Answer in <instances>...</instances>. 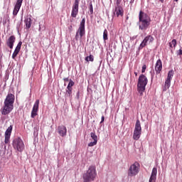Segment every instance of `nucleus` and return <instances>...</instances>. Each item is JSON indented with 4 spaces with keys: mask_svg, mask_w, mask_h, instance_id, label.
Here are the masks:
<instances>
[{
    "mask_svg": "<svg viewBox=\"0 0 182 182\" xmlns=\"http://www.w3.org/2000/svg\"><path fill=\"white\" fill-rule=\"evenodd\" d=\"M157 180V168L154 167L149 182H156Z\"/></svg>",
    "mask_w": 182,
    "mask_h": 182,
    "instance_id": "15",
    "label": "nucleus"
},
{
    "mask_svg": "<svg viewBox=\"0 0 182 182\" xmlns=\"http://www.w3.org/2000/svg\"><path fill=\"white\" fill-rule=\"evenodd\" d=\"M12 146L14 150H16V151H19L20 153H22V151L25 150V144H23V141L21 137H16L13 140Z\"/></svg>",
    "mask_w": 182,
    "mask_h": 182,
    "instance_id": "5",
    "label": "nucleus"
},
{
    "mask_svg": "<svg viewBox=\"0 0 182 182\" xmlns=\"http://www.w3.org/2000/svg\"><path fill=\"white\" fill-rule=\"evenodd\" d=\"M140 136H141V124L139 119H136L133 134L134 140H139Z\"/></svg>",
    "mask_w": 182,
    "mask_h": 182,
    "instance_id": "8",
    "label": "nucleus"
},
{
    "mask_svg": "<svg viewBox=\"0 0 182 182\" xmlns=\"http://www.w3.org/2000/svg\"><path fill=\"white\" fill-rule=\"evenodd\" d=\"M68 31L69 32H72L73 31V26L72 25L68 26Z\"/></svg>",
    "mask_w": 182,
    "mask_h": 182,
    "instance_id": "35",
    "label": "nucleus"
},
{
    "mask_svg": "<svg viewBox=\"0 0 182 182\" xmlns=\"http://www.w3.org/2000/svg\"><path fill=\"white\" fill-rule=\"evenodd\" d=\"M85 60L86 62H93V60H95V58L93 57V55H90L89 56H87L85 58Z\"/></svg>",
    "mask_w": 182,
    "mask_h": 182,
    "instance_id": "25",
    "label": "nucleus"
},
{
    "mask_svg": "<svg viewBox=\"0 0 182 182\" xmlns=\"http://www.w3.org/2000/svg\"><path fill=\"white\" fill-rule=\"evenodd\" d=\"M21 25H22V23H17L16 24V29L18 31V32H19V28H21Z\"/></svg>",
    "mask_w": 182,
    "mask_h": 182,
    "instance_id": "33",
    "label": "nucleus"
},
{
    "mask_svg": "<svg viewBox=\"0 0 182 182\" xmlns=\"http://www.w3.org/2000/svg\"><path fill=\"white\" fill-rule=\"evenodd\" d=\"M73 88H67L65 92L66 97H69L70 99L72 98V93H73Z\"/></svg>",
    "mask_w": 182,
    "mask_h": 182,
    "instance_id": "19",
    "label": "nucleus"
},
{
    "mask_svg": "<svg viewBox=\"0 0 182 182\" xmlns=\"http://www.w3.org/2000/svg\"><path fill=\"white\" fill-rule=\"evenodd\" d=\"M153 42H154V37H153L151 35L146 36L140 43L139 50H141L143 48L147 46V45H150V43H153Z\"/></svg>",
    "mask_w": 182,
    "mask_h": 182,
    "instance_id": "9",
    "label": "nucleus"
},
{
    "mask_svg": "<svg viewBox=\"0 0 182 182\" xmlns=\"http://www.w3.org/2000/svg\"><path fill=\"white\" fill-rule=\"evenodd\" d=\"M119 1H117V7L115 8V14L117 18H119V16H123V15H124V10H123V7L119 6Z\"/></svg>",
    "mask_w": 182,
    "mask_h": 182,
    "instance_id": "13",
    "label": "nucleus"
},
{
    "mask_svg": "<svg viewBox=\"0 0 182 182\" xmlns=\"http://www.w3.org/2000/svg\"><path fill=\"white\" fill-rule=\"evenodd\" d=\"M134 75H135V76H137V73L135 72V73H134Z\"/></svg>",
    "mask_w": 182,
    "mask_h": 182,
    "instance_id": "46",
    "label": "nucleus"
},
{
    "mask_svg": "<svg viewBox=\"0 0 182 182\" xmlns=\"http://www.w3.org/2000/svg\"><path fill=\"white\" fill-rule=\"evenodd\" d=\"M131 41H134L135 39H137V36H134L130 38Z\"/></svg>",
    "mask_w": 182,
    "mask_h": 182,
    "instance_id": "38",
    "label": "nucleus"
},
{
    "mask_svg": "<svg viewBox=\"0 0 182 182\" xmlns=\"http://www.w3.org/2000/svg\"><path fill=\"white\" fill-rule=\"evenodd\" d=\"M176 55H177V56L182 55V49H179L178 50H177Z\"/></svg>",
    "mask_w": 182,
    "mask_h": 182,
    "instance_id": "32",
    "label": "nucleus"
},
{
    "mask_svg": "<svg viewBox=\"0 0 182 182\" xmlns=\"http://www.w3.org/2000/svg\"><path fill=\"white\" fill-rule=\"evenodd\" d=\"M64 82H69V77L63 78Z\"/></svg>",
    "mask_w": 182,
    "mask_h": 182,
    "instance_id": "41",
    "label": "nucleus"
},
{
    "mask_svg": "<svg viewBox=\"0 0 182 182\" xmlns=\"http://www.w3.org/2000/svg\"><path fill=\"white\" fill-rule=\"evenodd\" d=\"M73 86H75V82H73V80H69V83H68V85L67 86V88L68 89H73Z\"/></svg>",
    "mask_w": 182,
    "mask_h": 182,
    "instance_id": "24",
    "label": "nucleus"
},
{
    "mask_svg": "<svg viewBox=\"0 0 182 182\" xmlns=\"http://www.w3.org/2000/svg\"><path fill=\"white\" fill-rule=\"evenodd\" d=\"M173 76H174V71L173 70H171L168 71L166 79H169L171 80L173 79Z\"/></svg>",
    "mask_w": 182,
    "mask_h": 182,
    "instance_id": "23",
    "label": "nucleus"
},
{
    "mask_svg": "<svg viewBox=\"0 0 182 182\" xmlns=\"http://www.w3.org/2000/svg\"><path fill=\"white\" fill-rule=\"evenodd\" d=\"M83 182H90V181L84 180Z\"/></svg>",
    "mask_w": 182,
    "mask_h": 182,
    "instance_id": "45",
    "label": "nucleus"
},
{
    "mask_svg": "<svg viewBox=\"0 0 182 182\" xmlns=\"http://www.w3.org/2000/svg\"><path fill=\"white\" fill-rule=\"evenodd\" d=\"M14 103H15V95L12 93H9L4 102V106L1 109V114L6 116L14 110Z\"/></svg>",
    "mask_w": 182,
    "mask_h": 182,
    "instance_id": "2",
    "label": "nucleus"
},
{
    "mask_svg": "<svg viewBox=\"0 0 182 182\" xmlns=\"http://www.w3.org/2000/svg\"><path fill=\"white\" fill-rule=\"evenodd\" d=\"M12 129H14L13 125H10L9 127L5 132V136H11L12 133Z\"/></svg>",
    "mask_w": 182,
    "mask_h": 182,
    "instance_id": "20",
    "label": "nucleus"
},
{
    "mask_svg": "<svg viewBox=\"0 0 182 182\" xmlns=\"http://www.w3.org/2000/svg\"><path fill=\"white\" fill-rule=\"evenodd\" d=\"M90 136H91V138L92 139V140H94V141L97 142V135H96V133L91 132Z\"/></svg>",
    "mask_w": 182,
    "mask_h": 182,
    "instance_id": "26",
    "label": "nucleus"
},
{
    "mask_svg": "<svg viewBox=\"0 0 182 182\" xmlns=\"http://www.w3.org/2000/svg\"><path fill=\"white\" fill-rule=\"evenodd\" d=\"M130 4H131V5H133V4H134V0H131Z\"/></svg>",
    "mask_w": 182,
    "mask_h": 182,
    "instance_id": "42",
    "label": "nucleus"
},
{
    "mask_svg": "<svg viewBox=\"0 0 182 182\" xmlns=\"http://www.w3.org/2000/svg\"><path fill=\"white\" fill-rule=\"evenodd\" d=\"M11 139V136L5 135L4 143L8 144L9 143V139Z\"/></svg>",
    "mask_w": 182,
    "mask_h": 182,
    "instance_id": "29",
    "label": "nucleus"
},
{
    "mask_svg": "<svg viewBox=\"0 0 182 182\" xmlns=\"http://www.w3.org/2000/svg\"><path fill=\"white\" fill-rule=\"evenodd\" d=\"M139 52H140V50H139V47H138V51H136V55H139Z\"/></svg>",
    "mask_w": 182,
    "mask_h": 182,
    "instance_id": "43",
    "label": "nucleus"
},
{
    "mask_svg": "<svg viewBox=\"0 0 182 182\" xmlns=\"http://www.w3.org/2000/svg\"><path fill=\"white\" fill-rule=\"evenodd\" d=\"M89 9H90V14L93 15V4H92V1L89 4Z\"/></svg>",
    "mask_w": 182,
    "mask_h": 182,
    "instance_id": "27",
    "label": "nucleus"
},
{
    "mask_svg": "<svg viewBox=\"0 0 182 182\" xmlns=\"http://www.w3.org/2000/svg\"><path fill=\"white\" fill-rule=\"evenodd\" d=\"M175 2H178V0H174Z\"/></svg>",
    "mask_w": 182,
    "mask_h": 182,
    "instance_id": "48",
    "label": "nucleus"
},
{
    "mask_svg": "<svg viewBox=\"0 0 182 182\" xmlns=\"http://www.w3.org/2000/svg\"><path fill=\"white\" fill-rule=\"evenodd\" d=\"M24 23L26 24V28L30 29L32 25V18H31V17L26 18L24 20Z\"/></svg>",
    "mask_w": 182,
    "mask_h": 182,
    "instance_id": "18",
    "label": "nucleus"
},
{
    "mask_svg": "<svg viewBox=\"0 0 182 182\" xmlns=\"http://www.w3.org/2000/svg\"><path fill=\"white\" fill-rule=\"evenodd\" d=\"M16 38L14 36H11L6 41V45L10 49H14Z\"/></svg>",
    "mask_w": 182,
    "mask_h": 182,
    "instance_id": "16",
    "label": "nucleus"
},
{
    "mask_svg": "<svg viewBox=\"0 0 182 182\" xmlns=\"http://www.w3.org/2000/svg\"><path fill=\"white\" fill-rule=\"evenodd\" d=\"M58 133L61 137H65L68 133V129H66V127L64 125L58 126Z\"/></svg>",
    "mask_w": 182,
    "mask_h": 182,
    "instance_id": "14",
    "label": "nucleus"
},
{
    "mask_svg": "<svg viewBox=\"0 0 182 182\" xmlns=\"http://www.w3.org/2000/svg\"><path fill=\"white\" fill-rule=\"evenodd\" d=\"M151 23V18H150V16H149V14L146 13H144L143 11H140L139 14V21L136 23L139 31H147Z\"/></svg>",
    "mask_w": 182,
    "mask_h": 182,
    "instance_id": "1",
    "label": "nucleus"
},
{
    "mask_svg": "<svg viewBox=\"0 0 182 182\" xmlns=\"http://www.w3.org/2000/svg\"><path fill=\"white\" fill-rule=\"evenodd\" d=\"M147 66H146V65H144L142 66V70H141V73H144V72H146V69Z\"/></svg>",
    "mask_w": 182,
    "mask_h": 182,
    "instance_id": "34",
    "label": "nucleus"
},
{
    "mask_svg": "<svg viewBox=\"0 0 182 182\" xmlns=\"http://www.w3.org/2000/svg\"><path fill=\"white\" fill-rule=\"evenodd\" d=\"M80 92L79 91H77V94H76V98H77V100H79V99H80Z\"/></svg>",
    "mask_w": 182,
    "mask_h": 182,
    "instance_id": "37",
    "label": "nucleus"
},
{
    "mask_svg": "<svg viewBox=\"0 0 182 182\" xmlns=\"http://www.w3.org/2000/svg\"><path fill=\"white\" fill-rule=\"evenodd\" d=\"M41 25H39V28H38L39 32H41Z\"/></svg>",
    "mask_w": 182,
    "mask_h": 182,
    "instance_id": "44",
    "label": "nucleus"
},
{
    "mask_svg": "<svg viewBox=\"0 0 182 182\" xmlns=\"http://www.w3.org/2000/svg\"><path fill=\"white\" fill-rule=\"evenodd\" d=\"M21 46H22V41H19L16 48L21 49Z\"/></svg>",
    "mask_w": 182,
    "mask_h": 182,
    "instance_id": "31",
    "label": "nucleus"
},
{
    "mask_svg": "<svg viewBox=\"0 0 182 182\" xmlns=\"http://www.w3.org/2000/svg\"><path fill=\"white\" fill-rule=\"evenodd\" d=\"M77 14H79V0H75L71 11L72 18H76V16H77Z\"/></svg>",
    "mask_w": 182,
    "mask_h": 182,
    "instance_id": "10",
    "label": "nucleus"
},
{
    "mask_svg": "<svg viewBox=\"0 0 182 182\" xmlns=\"http://www.w3.org/2000/svg\"><path fill=\"white\" fill-rule=\"evenodd\" d=\"M0 46H1V43H0Z\"/></svg>",
    "mask_w": 182,
    "mask_h": 182,
    "instance_id": "49",
    "label": "nucleus"
},
{
    "mask_svg": "<svg viewBox=\"0 0 182 182\" xmlns=\"http://www.w3.org/2000/svg\"><path fill=\"white\" fill-rule=\"evenodd\" d=\"M20 50H21V49L16 48L14 52L18 54V53H19Z\"/></svg>",
    "mask_w": 182,
    "mask_h": 182,
    "instance_id": "39",
    "label": "nucleus"
},
{
    "mask_svg": "<svg viewBox=\"0 0 182 182\" xmlns=\"http://www.w3.org/2000/svg\"><path fill=\"white\" fill-rule=\"evenodd\" d=\"M38 110H39V100H36L34 105H33L32 111H31V117L32 119H35L36 116H38Z\"/></svg>",
    "mask_w": 182,
    "mask_h": 182,
    "instance_id": "11",
    "label": "nucleus"
},
{
    "mask_svg": "<svg viewBox=\"0 0 182 182\" xmlns=\"http://www.w3.org/2000/svg\"><path fill=\"white\" fill-rule=\"evenodd\" d=\"M170 86H171V80L166 78L165 81V89H170Z\"/></svg>",
    "mask_w": 182,
    "mask_h": 182,
    "instance_id": "21",
    "label": "nucleus"
},
{
    "mask_svg": "<svg viewBox=\"0 0 182 182\" xmlns=\"http://www.w3.org/2000/svg\"><path fill=\"white\" fill-rule=\"evenodd\" d=\"M147 83H149V80L146 75L141 74L138 79L137 83V90L139 93L140 96H143V93L146 90V86H147Z\"/></svg>",
    "mask_w": 182,
    "mask_h": 182,
    "instance_id": "3",
    "label": "nucleus"
},
{
    "mask_svg": "<svg viewBox=\"0 0 182 182\" xmlns=\"http://www.w3.org/2000/svg\"><path fill=\"white\" fill-rule=\"evenodd\" d=\"M23 0H17L16 4L14 5L13 15L14 16H16L18 15V12L21 9V6H22V3Z\"/></svg>",
    "mask_w": 182,
    "mask_h": 182,
    "instance_id": "12",
    "label": "nucleus"
},
{
    "mask_svg": "<svg viewBox=\"0 0 182 182\" xmlns=\"http://www.w3.org/2000/svg\"><path fill=\"white\" fill-rule=\"evenodd\" d=\"M97 144V141H91L88 144V146L89 147H93V146H96Z\"/></svg>",
    "mask_w": 182,
    "mask_h": 182,
    "instance_id": "30",
    "label": "nucleus"
},
{
    "mask_svg": "<svg viewBox=\"0 0 182 182\" xmlns=\"http://www.w3.org/2000/svg\"><path fill=\"white\" fill-rule=\"evenodd\" d=\"M163 69V63H161V60L159 59L156 61V65H155V70L157 75L161 72V70Z\"/></svg>",
    "mask_w": 182,
    "mask_h": 182,
    "instance_id": "17",
    "label": "nucleus"
},
{
    "mask_svg": "<svg viewBox=\"0 0 182 182\" xmlns=\"http://www.w3.org/2000/svg\"><path fill=\"white\" fill-rule=\"evenodd\" d=\"M103 122H105V116H102L100 124L103 123Z\"/></svg>",
    "mask_w": 182,
    "mask_h": 182,
    "instance_id": "40",
    "label": "nucleus"
},
{
    "mask_svg": "<svg viewBox=\"0 0 182 182\" xmlns=\"http://www.w3.org/2000/svg\"><path fill=\"white\" fill-rule=\"evenodd\" d=\"M96 167L93 166H90L88 168V170L83 174L82 178L83 180H87V181H95V178H96Z\"/></svg>",
    "mask_w": 182,
    "mask_h": 182,
    "instance_id": "4",
    "label": "nucleus"
},
{
    "mask_svg": "<svg viewBox=\"0 0 182 182\" xmlns=\"http://www.w3.org/2000/svg\"><path fill=\"white\" fill-rule=\"evenodd\" d=\"M139 171H140V164L138 162H134L128 169V177H135L139 174Z\"/></svg>",
    "mask_w": 182,
    "mask_h": 182,
    "instance_id": "7",
    "label": "nucleus"
},
{
    "mask_svg": "<svg viewBox=\"0 0 182 182\" xmlns=\"http://www.w3.org/2000/svg\"><path fill=\"white\" fill-rule=\"evenodd\" d=\"M85 23H86V19L85 18H83L80 23L78 30L77 31L76 34H75V40L76 41H79V36H80V39H82V38H83V36L86 33V31L85 29Z\"/></svg>",
    "mask_w": 182,
    "mask_h": 182,
    "instance_id": "6",
    "label": "nucleus"
},
{
    "mask_svg": "<svg viewBox=\"0 0 182 182\" xmlns=\"http://www.w3.org/2000/svg\"><path fill=\"white\" fill-rule=\"evenodd\" d=\"M103 39L104 41H107V39H109V38L107 37V30H105L104 33H103Z\"/></svg>",
    "mask_w": 182,
    "mask_h": 182,
    "instance_id": "28",
    "label": "nucleus"
},
{
    "mask_svg": "<svg viewBox=\"0 0 182 182\" xmlns=\"http://www.w3.org/2000/svg\"><path fill=\"white\" fill-rule=\"evenodd\" d=\"M170 48H176L177 46V40L173 39L171 43H169Z\"/></svg>",
    "mask_w": 182,
    "mask_h": 182,
    "instance_id": "22",
    "label": "nucleus"
},
{
    "mask_svg": "<svg viewBox=\"0 0 182 182\" xmlns=\"http://www.w3.org/2000/svg\"><path fill=\"white\" fill-rule=\"evenodd\" d=\"M161 2H164V0H159Z\"/></svg>",
    "mask_w": 182,
    "mask_h": 182,
    "instance_id": "47",
    "label": "nucleus"
},
{
    "mask_svg": "<svg viewBox=\"0 0 182 182\" xmlns=\"http://www.w3.org/2000/svg\"><path fill=\"white\" fill-rule=\"evenodd\" d=\"M18 56V53H15V51L13 53V55H12V59H15V58Z\"/></svg>",
    "mask_w": 182,
    "mask_h": 182,
    "instance_id": "36",
    "label": "nucleus"
}]
</instances>
